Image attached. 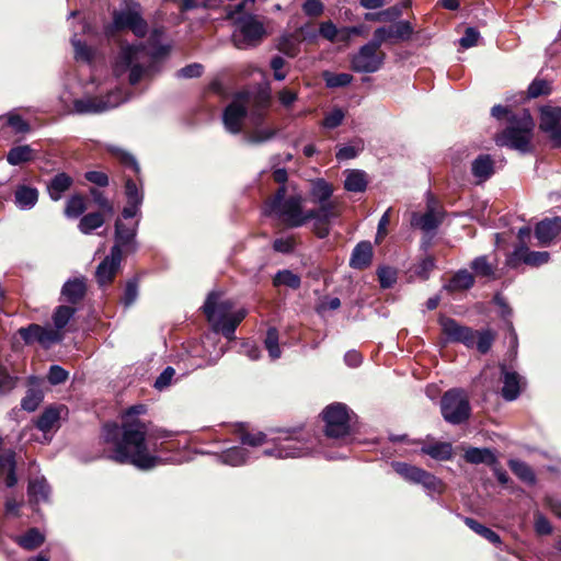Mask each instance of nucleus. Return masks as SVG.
Returning a JSON list of instances; mask_svg holds the SVG:
<instances>
[{"mask_svg": "<svg viewBox=\"0 0 561 561\" xmlns=\"http://www.w3.org/2000/svg\"><path fill=\"white\" fill-rule=\"evenodd\" d=\"M141 217L124 218L123 213L115 220L114 244L112 250L122 254H133L138 250L137 231Z\"/></svg>", "mask_w": 561, "mask_h": 561, "instance_id": "9", "label": "nucleus"}, {"mask_svg": "<svg viewBox=\"0 0 561 561\" xmlns=\"http://www.w3.org/2000/svg\"><path fill=\"white\" fill-rule=\"evenodd\" d=\"M439 324L448 341L463 343L467 347L474 346L476 333L470 328L462 327L454 319L446 317L439 318Z\"/></svg>", "mask_w": 561, "mask_h": 561, "instance_id": "18", "label": "nucleus"}, {"mask_svg": "<svg viewBox=\"0 0 561 561\" xmlns=\"http://www.w3.org/2000/svg\"><path fill=\"white\" fill-rule=\"evenodd\" d=\"M508 467L522 481L529 484H534L536 482L535 473L526 462L517 459H511L508 461Z\"/></svg>", "mask_w": 561, "mask_h": 561, "instance_id": "41", "label": "nucleus"}, {"mask_svg": "<svg viewBox=\"0 0 561 561\" xmlns=\"http://www.w3.org/2000/svg\"><path fill=\"white\" fill-rule=\"evenodd\" d=\"M73 180L68 174L61 172L56 174L47 184V192L53 201H59L62 195L71 187Z\"/></svg>", "mask_w": 561, "mask_h": 561, "instance_id": "28", "label": "nucleus"}, {"mask_svg": "<svg viewBox=\"0 0 561 561\" xmlns=\"http://www.w3.org/2000/svg\"><path fill=\"white\" fill-rule=\"evenodd\" d=\"M394 471L410 483L421 484L430 493H443L444 483L431 472L407 462H392Z\"/></svg>", "mask_w": 561, "mask_h": 561, "instance_id": "11", "label": "nucleus"}, {"mask_svg": "<svg viewBox=\"0 0 561 561\" xmlns=\"http://www.w3.org/2000/svg\"><path fill=\"white\" fill-rule=\"evenodd\" d=\"M105 222L101 213H89L84 215L78 225L79 230L84 234H90L95 229L102 227Z\"/></svg>", "mask_w": 561, "mask_h": 561, "instance_id": "40", "label": "nucleus"}, {"mask_svg": "<svg viewBox=\"0 0 561 561\" xmlns=\"http://www.w3.org/2000/svg\"><path fill=\"white\" fill-rule=\"evenodd\" d=\"M113 26L116 30H130L136 36L144 37L148 32V24L141 16L140 5L136 2L126 5L113 13Z\"/></svg>", "mask_w": 561, "mask_h": 561, "instance_id": "13", "label": "nucleus"}, {"mask_svg": "<svg viewBox=\"0 0 561 561\" xmlns=\"http://www.w3.org/2000/svg\"><path fill=\"white\" fill-rule=\"evenodd\" d=\"M323 79L328 88L335 89L348 85L353 81V76L346 72L325 71L323 72Z\"/></svg>", "mask_w": 561, "mask_h": 561, "instance_id": "51", "label": "nucleus"}, {"mask_svg": "<svg viewBox=\"0 0 561 561\" xmlns=\"http://www.w3.org/2000/svg\"><path fill=\"white\" fill-rule=\"evenodd\" d=\"M523 261L527 265L539 266L549 261V253L543 252H528L524 247L517 249L513 256L508 260L510 265H515V261Z\"/></svg>", "mask_w": 561, "mask_h": 561, "instance_id": "26", "label": "nucleus"}, {"mask_svg": "<svg viewBox=\"0 0 561 561\" xmlns=\"http://www.w3.org/2000/svg\"><path fill=\"white\" fill-rule=\"evenodd\" d=\"M550 91H551V85H550L549 81H547L545 79L536 78L529 84L528 90H527V95L529 99H535V98H538L541 95H547L550 93Z\"/></svg>", "mask_w": 561, "mask_h": 561, "instance_id": "53", "label": "nucleus"}, {"mask_svg": "<svg viewBox=\"0 0 561 561\" xmlns=\"http://www.w3.org/2000/svg\"><path fill=\"white\" fill-rule=\"evenodd\" d=\"M463 522L471 530L485 538L488 541L496 546L501 545L500 536L491 528H488L471 517H465Z\"/></svg>", "mask_w": 561, "mask_h": 561, "instance_id": "38", "label": "nucleus"}, {"mask_svg": "<svg viewBox=\"0 0 561 561\" xmlns=\"http://www.w3.org/2000/svg\"><path fill=\"white\" fill-rule=\"evenodd\" d=\"M138 297V284L135 279L128 280L123 296V302L126 307L131 306Z\"/></svg>", "mask_w": 561, "mask_h": 561, "instance_id": "62", "label": "nucleus"}, {"mask_svg": "<svg viewBox=\"0 0 561 561\" xmlns=\"http://www.w3.org/2000/svg\"><path fill=\"white\" fill-rule=\"evenodd\" d=\"M250 458V451L243 446L231 447L219 455L222 463L229 466H241Z\"/></svg>", "mask_w": 561, "mask_h": 561, "instance_id": "33", "label": "nucleus"}, {"mask_svg": "<svg viewBox=\"0 0 561 561\" xmlns=\"http://www.w3.org/2000/svg\"><path fill=\"white\" fill-rule=\"evenodd\" d=\"M508 121L510 125L496 136V144L523 153L530 151L531 133L535 124L528 111H524L518 116L511 115Z\"/></svg>", "mask_w": 561, "mask_h": 561, "instance_id": "6", "label": "nucleus"}, {"mask_svg": "<svg viewBox=\"0 0 561 561\" xmlns=\"http://www.w3.org/2000/svg\"><path fill=\"white\" fill-rule=\"evenodd\" d=\"M42 400L43 394L41 391L30 390L23 398L21 405L25 411L32 412L37 409Z\"/></svg>", "mask_w": 561, "mask_h": 561, "instance_id": "58", "label": "nucleus"}, {"mask_svg": "<svg viewBox=\"0 0 561 561\" xmlns=\"http://www.w3.org/2000/svg\"><path fill=\"white\" fill-rule=\"evenodd\" d=\"M402 14V11L399 7H390L386 10L376 12V13H366L365 20L366 21H374V22H391L397 19H399Z\"/></svg>", "mask_w": 561, "mask_h": 561, "instance_id": "49", "label": "nucleus"}, {"mask_svg": "<svg viewBox=\"0 0 561 561\" xmlns=\"http://www.w3.org/2000/svg\"><path fill=\"white\" fill-rule=\"evenodd\" d=\"M463 458L467 462L472 465L485 463L493 466L497 463V458L490 448L470 447L466 450Z\"/></svg>", "mask_w": 561, "mask_h": 561, "instance_id": "30", "label": "nucleus"}, {"mask_svg": "<svg viewBox=\"0 0 561 561\" xmlns=\"http://www.w3.org/2000/svg\"><path fill=\"white\" fill-rule=\"evenodd\" d=\"M392 38L396 42L409 41L414 32L412 24L409 21H398L390 26Z\"/></svg>", "mask_w": 561, "mask_h": 561, "instance_id": "48", "label": "nucleus"}, {"mask_svg": "<svg viewBox=\"0 0 561 561\" xmlns=\"http://www.w3.org/2000/svg\"><path fill=\"white\" fill-rule=\"evenodd\" d=\"M27 493L30 502L38 504L48 501L50 489L44 478H36L30 481Z\"/></svg>", "mask_w": 561, "mask_h": 561, "instance_id": "32", "label": "nucleus"}, {"mask_svg": "<svg viewBox=\"0 0 561 561\" xmlns=\"http://www.w3.org/2000/svg\"><path fill=\"white\" fill-rule=\"evenodd\" d=\"M561 233V217L545 218L535 228V236L541 245H549Z\"/></svg>", "mask_w": 561, "mask_h": 561, "instance_id": "22", "label": "nucleus"}, {"mask_svg": "<svg viewBox=\"0 0 561 561\" xmlns=\"http://www.w3.org/2000/svg\"><path fill=\"white\" fill-rule=\"evenodd\" d=\"M87 291L85 279L83 277H76L68 279L61 289V295L66 301L77 304L83 299Z\"/></svg>", "mask_w": 561, "mask_h": 561, "instance_id": "24", "label": "nucleus"}, {"mask_svg": "<svg viewBox=\"0 0 561 561\" xmlns=\"http://www.w3.org/2000/svg\"><path fill=\"white\" fill-rule=\"evenodd\" d=\"M368 184L367 175L362 170H346L344 188L353 193H362L366 190Z\"/></svg>", "mask_w": 561, "mask_h": 561, "instance_id": "31", "label": "nucleus"}, {"mask_svg": "<svg viewBox=\"0 0 561 561\" xmlns=\"http://www.w3.org/2000/svg\"><path fill=\"white\" fill-rule=\"evenodd\" d=\"M145 405H133L123 414L122 426L108 423L103 426L102 438L114 448L110 459L119 463H131L140 470H150L160 465L161 459L148 451L152 434L145 423L137 419L144 414Z\"/></svg>", "mask_w": 561, "mask_h": 561, "instance_id": "1", "label": "nucleus"}, {"mask_svg": "<svg viewBox=\"0 0 561 561\" xmlns=\"http://www.w3.org/2000/svg\"><path fill=\"white\" fill-rule=\"evenodd\" d=\"M285 186H280L275 195L267 202L265 214L275 215L288 227H301L309 220V210H302V197L291 195L287 198Z\"/></svg>", "mask_w": 561, "mask_h": 561, "instance_id": "5", "label": "nucleus"}, {"mask_svg": "<svg viewBox=\"0 0 561 561\" xmlns=\"http://www.w3.org/2000/svg\"><path fill=\"white\" fill-rule=\"evenodd\" d=\"M344 116L345 114L341 108H334L325 115L322 124L325 128L333 129L342 124Z\"/></svg>", "mask_w": 561, "mask_h": 561, "instance_id": "61", "label": "nucleus"}, {"mask_svg": "<svg viewBox=\"0 0 561 561\" xmlns=\"http://www.w3.org/2000/svg\"><path fill=\"white\" fill-rule=\"evenodd\" d=\"M371 257H373V248H371L370 242H368V241L359 242L353 250V253H352V256L350 260V265L352 267L358 268V270L365 268L370 264Z\"/></svg>", "mask_w": 561, "mask_h": 561, "instance_id": "29", "label": "nucleus"}, {"mask_svg": "<svg viewBox=\"0 0 561 561\" xmlns=\"http://www.w3.org/2000/svg\"><path fill=\"white\" fill-rule=\"evenodd\" d=\"M378 279L382 288H390L397 282V271L389 266H382L378 270Z\"/></svg>", "mask_w": 561, "mask_h": 561, "instance_id": "57", "label": "nucleus"}, {"mask_svg": "<svg viewBox=\"0 0 561 561\" xmlns=\"http://www.w3.org/2000/svg\"><path fill=\"white\" fill-rule=\"evenodd\" d=\"M85 208L84 198L80 195H73L67 201L65 215L68 218H77L84 213Z\"/></svg>", "mask_w": 561, "mask_h": 561, "instance_id": "52", "label": "nucleus"}, {"mask_svg": "<svg viewBox=\"0 0 561 561\" xmlns=\"http://www.w3.org/2000/svg\"><path fill=\"white\" fill-rule=\"evenodd\" d=\"M474 333H476V343H474L473 347H477V350L480 353L485 354L492 346V343L494 341V335L489 330L481 331V332L474 331Z\"/></svg>", "mask_w": 561, "mask_h": 561, "instance_id": "56", "label": "nucleus"}, {"mask_svg": "<svg viewBox=\"0 0 561 561\" xmlns=\"http://www.w3.org/2000/svg\"><path fill=\"white\" fill-rule=\"evenodd\" d=\"M38 201V191L30 185L20 184L14 191V204L21 210L32 209Z\"/></svg>", "mask_w": 561, "mask_h": 561, "instance_id": "23", "label": "nucleus"}, {"mask_svg": "<svg viewBox=\"0 0 561 561\" xmlns=\"http://www.w3.org/2000/svg\"><path fill=\"white\" fill-rule=\"evenodd\" d=\"M325 422V434L332 438L344 437L351 431V415L348 409L343 403H332L323 412Z\"/></svg>", "mask_w": 561, "mask_h": 561, "instance_id": "12", "label": "nucleus"}, {"mask_svg": "<svg viewBox=\"0 0 561 561\" xmlns=\"http://www.w3.org/2000/svg\"><path fill=\"white\" fill-rule=\"evenodd\" d=\"M472 175L480 182L486 181L494 173V161L490 154H480L471 163Z\"/></svg>", "mask_w": 561, "mask_h": 561, "instance_id": "27", "label": "nucleus"}, {"mask_svg": "<svg viewBox=\"0 0 561 561\" xmlns=\"http://www.w3.org/2000/svg\"><path fill=\"white\" fill-rule=\"evenodd\" d=\"M125 195L127 204L123 208L124 218L141 217V205L144 202V193L141 188L131 180L127 179L125 183Z\"/></svg>", "mask_w": 561, "mask_h": 561, "instance_id": "20", "label": "nucleus"}, {"mask_svg": "<svg viewBox=\"0 0 561 561\" xmlns=\"http://www.w3.org/2000/svg\"><path fill=\"white\" fill-rule=\"evenodd\" d=\"M60 410L55 407L45 409L36 421V427L44 434L58 426Z\"/></svg>", "mask_w": 561, "mask_h": 561, "instance_id": "35", "label": "nucleus"}, {"mask_svg": "<svg viewBox=\"0 0 561 561\" xmlns=\"http://www.w3.org/2000/svg\"><path fill=\"white\" fill-rule=\"evenodd\" d=\"M244 446L257 447L271 444L263 450V455L277 459L299 458L308 456L313 450V442L305 436L288 430H278L266 434L263 432L244 433L240 437Z\"/></svg>", "mask_w": 561, "mask_h": 561, "instance_id": "2", "label": "nucleus"}, {"mask_svg": "<svg viewBox=\"0 0 561 561\" xmlns=\"http://www.w3.org/2000/svg\"><path fill=\"white\" fill-rule=\"evenodd\" d=\"M39 324H30L26 328L19 329V334L26 344L38 343Z\"/></svg>", "mask_w": 561, "mask_h": 561, "instance_id": "63", "label": "nucleus"}, {"mask_svg": "<svg viewBox=\"0 0 561 561\" xmlns=\"http://www.w3.org/2000/svg\"><path fill=\"white\" fill-rule=\"evenodd\" d=\"M539 129L542 131L552 147H561V107L542 106L540 108Z\"/></svg>", "mask_w": 561, "mask_h": 561, "instance_id": "16", "label": "nucleus"}, {"mask_svg": "<svg viewBox=\"0 0 561 561\" xmlns=\"http://www.w3.org/2000/svg\"><path fill=\"white\" fill-rule=\"evenodd\" d=\"M264 114L261 110H253L249 115L251 130L243 134V140L250 145H261L276 135V129L263 125Z\"/></svg>", "mask_w": 561, "mask_h": 561, "instance_id": "17", "label": "nucleus"}, {"mask_svg": "<svg viewBox=\"0 0 561 561\" xmlns=\"http://www.w3.org/2000/svg\"><path fill=\"white\" fill-rule=\"evenodd\" d=\"M76 308L70 306H59L56 308L53 314V322L55 328L60 332L70 321V319L75 316Z\"/></svg>", "mask_w": 561, "mask_h": 561, "instance_id": "47", "label": "nucleus"}, {"mask_svg": "<svg viewBox=\"0 0 561 561\" xmlns=\"http://www.w3.org/2000/svg\"><path fill=\"white\" fill-rule=\"evenodd\" d=\"M16 542L26 550H34L44 542V536L38 529L32 528L25 535L16 537Z\"/></svg>", "mask_w": 561, "mask_h": 561, "instance_id": "44", "label": "nucleus"}, {"mask_svg": "<svg viewBox=\"0 0 561 561\" xmlns=\"http://www.w3.org/2000/svg\"><path fill=\"white\" fill-rule=\"evenodd\" d=\"M277 48L288 57H295L299 51V37L294 34H284L279 37Z\"/></svg>", "mask_w": 561, "mask_h": 561, "instance_id": "43", "label": "nucleus"}, {"mask_svg": "<svg viewBox=\"0 0 561 561\" xmlns=\"http://www.w3.org/2000/svg\"><path fill=\"white\" fill-rule=\"evenodd\" d=\"M233 304L229 300H219V295L210 293L203 306L207 320L216 332H221L228 339H234V332L239 323L245 318L247 310L239 309L232 312Z\"/></svg>", "mask_w": 561, "mask_h": 561, "instance_id": "4", "label": "nucleus"}, {"mask_svg": "<svg viewBox=\"0 0 561 561\" xmlns=\"http://www.w3.org/2000/svg\"><path fill=\"white\" fill-rule=\"evenodd\" d=\"M503 376L502 396L507 401H513L519 396L523 386L525 385L524 378L516 371L508 370L505 365H501Z\"/></svg>", "mask_w": 561, "mask_h": 561, "instance_id": "21", "label": "nucleus"}, {"mask_svg": "<svg viewBox=\"0 0 561 561\" xmlns=\"http://www.w3.org/2000/svg\"><path fill=\"white\" fill-rule=\"evenodd\" d=\"M231 20L236 24L232 42L237 48L248 49L261 43L265 35V28L254 15L242 11Z\"/></svg>", "mask_w": 561, "mask_h": 561, "instance_id": "7", "label": "nucleus"}, {"mask_svg": "<svg viewBox=\"0 0 561 561\" xmlns=\"http://www.w3.org/2000/svg\"><path fill=\"white\" fill-rule=\"evenodd\" d=\"M203 70H204L203 65L194 62V64H191V65H187V66L181 68L176 75L179 78H185V79L198 78L202 76Z\"/></svg>", "mask_w": 561, "mask_h": 561, "instance_id": "64", "label": "nucleus"}, {"mask_svg": "<svg viewBox=\"0 0 561 561\" xmlns=\"http://www.w3.org/2000/svg\"><path fill=\"white\" fill-rule=\"evenodd\" d=\"M442 222V216L434 209H428L426 213L419 215L414 213L411 218V225L420 228L424 232H433Z\"/></svg>", "mask_w": 561, "mask_h": 561, "instance_id": "25", "label": "nucleus"}, {"mask_svg": "<svg viewBox=\"0 0 561 561\" xmlns=\"http://www.w3.org/2000/svg\"><path fill=\"white\" fill-rule=\"evenodd\" d=\"M34 158V150L28 145L16 146L10 149L7 160L11 165L31 161Z\"/></svg>", "mask_w": 561, "mask_h": 561, "instance_id": "37", "label": "nucleus"}, {"mask_svg": "<svg viewBox=\"0 0 561 561\" xmlns=\"http://www.w3.org/2000/svg\"><path fill=\"white\" fill-rule=\"evenodd\" d=\"M471 268L479 276L491 277L494 274V267L489 263L485 255L476 257L471 262Z\"/></svg>", "mask_w": 561, "mask_h": 561, "instance_id": "54", "label": "nucleus"}, {"mask_svg": "<svg viewBox=\"0 0 561 561\" xmlns=\"http://www.w3.org/2000/svg\"><path fill=\"white\" fill-rule=\"evenodd\" d=\"M336 204L334 202L325 201L319 203L318 209L309 210V220L314 219L319 224H328L332 218L337 217Z\"/></svg>", "mask_w": 561, "mask_h": 561, "instance_id": "34", "label": "nucleus"}, {"mask_svg": "<svg viewBox=\"0 0 561 561\" xmlns=\"http://www.w3.org/2000/svg\"><path fill=\"white\" fill-rule=\"evenodd\" d=\"M333 187L323 179H318L312 182L310 194L316 203H324L332 196Z\"/></svg>", "mask_w": 561, "mask_h": 561, "instance_id": "42", "label": "nucleus"}, {"mask_svg": "<svg viewBox=\"0 0 561 561\" xmlns=\"http://www.w3.org/2000/svg\"><path fill=\"white\" fill-rule=\"evenodd\" d=\"M474 278L467 270L458 271L449 280L446 288L451 291L469 289L473 286Z\"/></svg>", "mask_w": 561, "mask_h": 561, "instance_id": "39", "label": "nucleus"}, {"mask_svg": "<svg viewBox=\"0 0 561 561\" xmlns=\"http://www.w3.org/2000/svg\"><path fill=\"white\" fill-rule=\"evenodd\" d=\"M151 62V55L144 45H122L113 64V73L116 78L128 73V82L135 85L149 76Z\"/></svg>", "mask_w": 561, "mask_h": 561, "instance_id": "3", "label": "nucleus"}, {"mask_svg": "<svg viewBox=\"0 0 561 561\" xmlns=\"http://www.w3.org/2000/svg\"><path fill=\"white\" fill-rule=\"evenodd\" d=\"M123 255L111 249L110 254L98 265L95 277L100 286H105L112 283L116 273L121 267Z\"/></svg>", "mask_w": 561, "mask_h": 561, "instance_id": "19", "label": "nucleus"}, {"mask_svg": "<svg viewBox=\"0 0 561 561\" xmlns=\"http://www.w3.org/2000/svg\"><path fill=\"white\" fill-rule=\"evenodd\" d=\"M175 375V369L171 366L164 368V370L158 376L154 381V388L159 391L167 389Z\"/></svg>", "mask_w": 561, "mask_h": 561, "instance_id": "60", "label": "nucleus"}, {"mask_svg": "<svg viewBox=\"0 0 561 561\" xmlns=\"http://www.w3.org/2000/svg\"><path fill=\"white\" fill-rule=\"evenodd\" d=\"M274 286H287L291 289H297L300 287V277L293 273L289 270H283L276 273L274 279H273Z\"/></svg>", "mask_w": 561, "mask_h": 561, "instance_id": "46", "label": "nucleus"}, {"mask_svg": "<svg viewBox=\"0 0 561 561\" xmlns=\"http://www.w3.org/2000/svg\"><path fill=\"white\" fill-rule=\"evenodd\" d=\"M440 411L446 422L453 425L465 423L471 413L467 393L459 388L446 391L440 400Z\"/></svg>", "mask_w": 561, "mask_h": 561, "instance_id": "8", "label": "nucleus"}, {"mask_svg": "<svg viewBox=\"0 0 561 561\" xmlns=\"http://www.w3.org/2000/svg\"><path fill=\"white\" fill-rule=\"evenodd\" d=\"M385 59L382 50L366 43L352 56L351 68L357 73H374L382 67Z\"/></svg>", "mask_w": 561, "mask_h": 561, "instance_id": "15", "label": "nucleus"}, {"mask_svg": "<svg viewBox=\"0 0 561 561\" xmlns=\"http://www.w3.org/2000/svg\"><path fill=\"white\" fill-rule=\"evenodd\" d=\"M393 41L390 26H380L374 31L373 38L368 42L373 47L380 49L381 45Z\"/></svg>", "mask_w": 561, "mask_h": 561, "instance_id": "55", "label": "nucleus"}, {"mask_svg": "<svg viewBox=\"0 0 561 561\" xmlns=\"http://www.w3.org/2000/svg\"><path fill=\"white\" fill-rule=\"evenodd\" d=\"M250 106V94L248 92L237 93L224 111L222 122L225 128L231 134H239L248 117Z\"/></svg>", "mask_w": 561, "mask_h": 561, "instance_id": "14", "label": "nucleus"}, {"mask_svg": "<svg viewBox=\"0 0 561 561\" xmlns=\"http://www.w3.org/2000/svg\"><path fill=\"white\" fill-rule=\"evenodd\" d=\"M72 46L75 48L76 59L89 62L92 59V50L84 43L77 39V35L71 38Z\"/></svg>", "mask_w": 561, "mask_h": 561, "instance_id": "59", "label": "nucleus"}, {"mask_svg": "<svg viewBox=\"0 0 561 561\" xmlns=\"http://www.w3.org/2000/svg\"><path fill=\"white\" fill-rule=\"evenodd\" d=\"M264 346L268 352L271 359L275 360L280 357L282 351L279 347L278 331L275 328H270L264 339Z\"/></svg>", "mask_w": 561, "mask_h": 561, "instance_id": "45", "label": "nucleus"}, {"mask_svg": "<svg viewBox=\"0 0 561 561\" xmlns=\"http://www.w3.org/2000/svg\"><path fill=\"white\" fill-rule=\"evenodd\" d=\"M64 334L56 328H45L39 325L38 331V343L45 348L50 347L53 344L58 343L62 340Z\"/></svg>", "mask_w": 561, "mask_h": 561, "instance_id": "50", "label": "nucleus"}, {"mask_svg": "<svg viewBox=\"0 0 561 561\" xmlns=\"http://www.w3.org/2000/svg\"><path fill=\"white\" fill-rule=\"evenodd\" d=\"M422 453L436 460H449L453 457V447L449 443H435L422 447Z\"/></svg>", "mask_w": 561, "mask_h": 561, "instance_id": "36", "label": "nucleus"}, {"mask_svg": "<svg viewBox=\"0 0 561 561\" xmlns=\"http://www.w3.org/2000/svg\"><path fill=\"white\" fill-rule=\"evenodd\" d=\"M128 100L129 95L124 94L122 90L112 91L105 96L77 99L73 101V113L80 115L100 114L115 108Z\"/></svg>", "mask_w": 561, "mask_h": 561, "instance_id": "10", "label": "nucleus"}]
</instances>
